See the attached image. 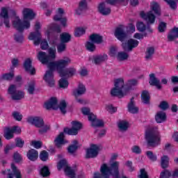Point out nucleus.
I'll use <instances>...</instances> for the list:
<instances>
[{
    "mask_svg": "<svg viewBox=\"0 0 178 178\" xmlns=\"http://www.w3.org/2000/svg\"><path fill=\"white\" fill-rule=\"evenodd\" d=\"M72 63V59L70 57L64 56L62 58L51 63L49 65V68L56 72L60 74V77H73L76 74V68L67 67Z\"/></svg>",
    "mask_w": 178,
    "mask_h": 178,
    "instance_id": "1",
    "label": "nucleus"
},
{
    "mask_svg": "<svg viewBox=\"0 0 178 178\" xmlns=\"http://www.w3.org/2000/svg\"><path fill=\"white\" fill-rule=\"evenodd\" d=\"M22 16L23 22L16 15L13 17V26L18 31H24L30 27V22L35 17V13L30 8H24L22 10Z\"/></svg>",
    "mask_w": 178,
    "mask_h": 178,
    "instance_id": "2",
    "label": "nucleus"
},
{
    "mask_svg": "<svg viewBox=\"0 0 178 178\" xmlns=\"http://www.w3.org/2000/svg\"><path fill=\"white\" fill-rule=\"evenodd\" d=\"M119 161H114L109 165L103 163L100 167V173L95 172L94 178H120L119 173Z\"/></svg>",
    "mask_w": 178,
    "mask_h": 178,
    "instance_id": "3",
    "label": "nucleus"
},
{
    "mask_svg": "<svg viewBox=\"0 0 178 178\" xmlns=\"http://www.w3.org/2000/svg\"><path fill=\"white\" fill-rule=\"evenodd\" d=\"M150 9L151 10L147 13L141 12L140 13V17L145 20L147 24H154L155 23V15H158L159 16L161 15V8H159V4L158 3L153 1L150 3ZM154 12V13H152Z\"/></svg>",
    "mask_w": 178,
    "mask_h": 178,
    "instance_id": "4",
    "label": "nucleus"
},
{
    "mask_svg": "<svg viewBox=\"0 0 178 178\" xmlns=\"http://www.w3.org/2000/svg\"><path fill=\"white\" fill-rule=\"evenodd\" d=\"M111 94L113 97H118V98H123L129 94V89L124 87L123 78L115 79L114 87L111 89Z\"/></svg>",
    "mask_w": 178,
    "mask_h": 178,
    "instance_id": "5",
    "label": "nucleus"
},
{
    "mask_svg": "<svg viewBox=\"0 0 178 178\" xmlns=\"http://www.w3.org/2000/svg\"><path fill=\"white\" fill-rule=\"evenodd\" d=\"M60 31H62L60 26L59 25H56V24H50L47 26L44 35L49 40V45H51L50 48H55L56 49V45L59 43V36H54L50 40L49 36L52 33H60Z\"/></svg>",
    "mask_w": 178,
    "mask_h": 178,
    "instance_id": "6",
    "label": "nucleus"
},
{
    "mask_svg": "<svg viewBox=\"0 0 178 178\" xmlns=\"http://www.w3.org/2000/svg\"><path fill=\"white\" fill-rule=\"evenodd\" d=\"M145 138L149 147H157L159 145L161 137H159V131L158 128H151L145 133Z\"/></svg>",
    "mask_w": 178,
    "mask_h": 178,
    "instance_id": "7",
    "label": "nucleus"
},
{
    "mask_svg": "<svg viewBox=\"0 0 178 178\" xmlns=\"http://www.w3.org/2000/svg\"><path fill=\"white\" fill-rule=\"evenodd\" d=\"M48 54L44 51H39L37 55L38 60L42 63V65H49L52 62L49 63L50 60H55L56 59V49L55 47H49L48 49Z\"/></svg>",
    "mask_w": 178,
    "mask_h": 178,
    "instance_id": "8",
    "label": "nucleus"
},
{
    "mask_svg": "<svg viewBox=\"0 0 178 178\" xmlns=\"http://www.w3.org/2000/svg\"><path fill=\"white\" fill-rule=\"evenodd\" d=\"M83 115L88 116V119L90 122L92 127H104V121L97 119V116L90 112V108L83 107L81 109Z\"/></svg>",
    "mask_w": 178,
    "mask_h": 178,
    "instance_id": "9",
    "label": "nucleus"
},
{
    "mask_svg": "<svg viewBox=\"0 0 178 178\" xmlns=\"http://www.w3.org/2000/svg\"><path fill=\"white\" fill-rule=\"evenodd\" d=\"M27 122L31 124H33L35 127H39L40 129L39 130L40 133H45L51 128L49 125L44 124V120L41 117H29Z\"/></svg>",
    "mask_w": 178,
    "mask_h": 178,
    "instance_id": "10",
    "label": "nucleus"
},
{
    "mask_svg": "<svg viewBox=\"0 0 178 178\" xmlns=\"http://www.w3.org/2000/svg\"><path fill=\"white\" fill-rule=\"evenodd\" d=\"M62 168H65V173L67 177L77 178V177H76L77 176V173H76L77 170H76V168L69 167L67 165V161L65 159H63L62 160H60L58 164V170H60V169H62ZM78 178H82V177H78Z\"/></svg>",
    "mask_w": 178,
    "mask_h": 178,
    "instance_id": "11",
    "label": "nucleus"
},
{
    "mask_svg": "<svg viewBox=\"0 0 178 178\" xmlns=\"http://www.w3.org/2000/svg\"><path fill=\"white\" fill-rule=\"evenodd\" d=\"M17 88L16 85H10L8 89V94L14 101H20L24 98L25 93L22 90H17Z\"/></svg>",
    "mask_w": 178,
    "mask_h": 178,
    "instance_id": "12",
    "label": "nucleus"
},
{
    "mask_svg": "<svg viewBox=\"0 0 178 178\" xmlns=\"http://www.w3.org/2000/svg\"><path fill=\"white\" fill-rule=\"evenodd\" d=\"M40 29H41V24L40 22H36L35 24V32H32L29 34V40L33 41L34 45H40L41 42V33L40 32Z\"/></svg>",
    "mask_w": 178,
    "mask_h": 178,
    "instance_id": "13",
    "label": "nucleus"
},
{
    "mask_svg": "<svg viewBox=\"0 0 178 178\" xmlns=\"http://www.w3.org/2000/svg\"><path fill=\"white\" fill-rule=\"evenodd\" d=\"M49 65H51V63L48 64L49 66ZM49 66H47L49 70L46 71L43 77V80L45 81L46 84L49 87H54V86H55V79H54V70L56 71V70H52L49 68Z\"/></svg>",
    "mask_w": 178,
    "mask_h": 178,
    "instance_id": "14",
    "label": "nucleus"
},
{
    "mask_svg": "<svg viewBox=\"0 0 178 178\" xmlns=\"http://www.w3.org/2000/svg\"><path fill=\"white\" fill-rule=\"evenodd\" d=\"M100 149H102V147L99 145H92L90 147L86 149V158H97Z\"/></svg>",
    "mask_w": 178,
    "mask_h": 178,
    "instance_id": "15",
    "label": "nucleus"
},
{
    "mask_svg": "<svg viewBox=\"0 0 178 178\" xmlns=\"http://www.w3.org/2000/svg\"><path fill=\"white\" fill-rule=\"evenodd\" d=\"M140 42L136 39H129L122 44V49L127 52H131L134 48L138 47Z\"/></svg>",
    "mask_w": 178,
    "mask_h": 178,
    "instance_id": "16",
    "label": "nucleus"
},
{
    "mask_svg": "<svg viewBox=\"0 0 178 178\" xmlns=\"http://www.w3.org/2000/svg\"><path fill=\"white\" fill-rule=\"evenodd\" d=\"M11 169L13 174H12L10 170H5L2 172L3 175L6 176V178H13V176H15V178H22V172L14 164L11 165Z\"/></svg>",
    "mask_w": 178,
    "mask_h": 178,
    "instance_id": "17",
    "label": "nucleus"
},
{
    "mask_svg": "<svg viewBox=\"0 0 178 178\" xmlns=\"http://www.w3.org/2000/svg\"><path fill=\"white\" fill-rule=\"evenodd\" d=\"M72 124V127L64 129V132L70 136H76L79 133V130L81 129V123L78 121H73Z\"/></svg>",
    "mask_w": 178,
    "mask_h": 178,
    "instance_id": "18",
    "label": "nucleus"
},
{
    "mask_svg": "<svg viewBox=\"0 0 178 178\" xmlns=\"http://www.w3.org/2000/svg\"><path fill=\"white\" fill-rule=\"evenodd\" d=\"M9 8H1L0 17L3 19V23L7 29L10 28V22L9 21Z\"/></svg>",
    "mask_w": 178,
    "mask_h": 178,
    "instance_id": "19",
    "label": "nucleus"
},
{
    "mask_svg": "<svg viewBox=\"0 0 178 178\" xmlns=\"http://www.w3.org/2000/svg\"><path fill=\"white\" fill-rule=\"evenodd\" d=\"M98 12L103 15V16H108V15H111V8L108 6V4L105 2L99 3L97 7Z\"/></svg>",
    "mask_w": 178,
    "mask_h": 178,
    "instance_id": "20",
    "label": "nucleus"
},
{
    "mask_svg": "<svg viewBox=\"0 0 178 178\" xmlns=\"http://www.w3.org/2000/svg\"><path fill=\"white\" fill-rule=\"evenodd\" d=\"M44 108L46 109H54V111L59 109L58 106V99H56V97H51L49 101L44 103Z\"/></svg>",
    "mask_w": 178,
    "mask_h": 178,
    "instance_id": "21",
    "label": "nucleus"
},
{
    "mask_svg": "<svg viewBox=\"0 0 178 178\" xmlns=\"http://www.w3.org/2000/svg\"><path fill=\"white\" fill-rule=\"evenodd\" d=\"M54 144L57 148H62L65 144H67V140L65 139V134L63 132L60 133L58 136L54 140Z\"/></svg>",
    "mask_w": 178,
    "mask_h": 178,
    "instance_id": "22",
    "label": "nucleus"
},
{
    "mask_svg": "<svg viewBox=\"0 0 178 178\" xmlns=\"http://www.w3.org/2000/svg\"><path fill=\"white\" fill-rule=\"evenodd\" d=\"M115 37H116L119 41H123L127 38V33L124 31V29L122 27H118L114 33Z\"/></svg>",
    "mask_w": 178,
    "mask_h": 178,
    "instance_id": "23",
    "label": "nucleus"
},
{
    "mask_svg": "<svg viewBox=\"0 0 178 178\" xmlns=\"http://www.w3.org/2000/svg\"><path fill=\"white\" fill-rule=\"evenodd\" d=\"M83 94H86V86L82 83H79L77 88L73 90L72 95L75 98H79V97H81Z\"/></svg>",
    "mask_w": 178,
    "mask_h": 178,
    "instance_id": "24",
    "label": "nucleus"
},
{
    "mask_svg": "<svg viewBox=\"0 0 178 178\" xmlns=\"http://www.w3.org/2000/svg\"><path fill=\"white\" fill-rule=\"evenodd\" d=\"M136 29L138 31H140V33H144V31H147V33H152V29L150 28L149 26H147L144 22H138L136 24Z\"/></svg>",
    "mask_w": 178,
    "mask_h": 178,
    "instance_id": "25",
    "label": "nucleus"
},
{
    "mask_svg": "<svg viewBox=\"0 0 178 178\" xmlns=\"http://www.w3.org/2000/svg\"><path fill=\"white\" fill-rule=\"evenodd\" d=\"M150 86H155L158 90H161L162 88V86L161 85V81L158 79V78L155 77V74H149V81Z\"/></svg>",
    "mask_w": 178,
    "mask_h": 178,
    "instance_id": "26",
    "label": "nucleus"
},
{
    "mask_svg": "<svg viewBox=\"0 0 178 178\" xmlns=\"http://www.w3.org/2000/svg\"><path fill=\"white\" fill-rule=\"evenodd\" d=\"M24 67L30 74H35V68L31 65V59L27 58L24 63Z\"/></svg>",
    "mask_w": 178,
    "mask_h": 178,
    "instance_id": "27",
    "label": "nucleus"
},
{
    "mask_svg": "<svg viewBox=\"0 0 178 178\" xmlns=\"http://www.w3.org/2000/svg\"><path fill=\"white\" fill-rule=\"evenodd\" d=\"M105 60H108V55L101 54L94 56L92 62L95 63V65H99V63H102V62H105Z\"/></svg>",
    "mask_w": 178,
    "mask_h": 178,
    "instance_id": "28",
    "label": "nucleus"
},
{
    "mask_svg": "<svg viewBox=\"0 0 178 178\" xmlns=\"http://www.w3.org/2000/svg\"><path fill=\"white\" fill-rule=\"evenodd\" d=\"M138 107L134 104V99H131V102L128 104V111L129 113L136 114L138 112Z\"/></svg>",
    "mask_w": 178,
    "mask_h": 178,
    "instance_id": "29",
    "label": "nucleus"
},
{
    "mask_svg": "<svg viewBox=\"0 0 178 178\" xmlns=\"http://www.w3.org/2000/svg\"><path fill=\"white\" fill-rule=\"evenodd\" d=\"M88 5H87V1L82 0L79 2V6L78 9L76 10V15H81V13L83 10H87Z\"/></svg>",
    "mask_w": 178,
    "mask_h": 178,
    "instance_id": "30",
    "label": "nucleus"
},
{
    "mask_svg": "<svg viewBox=\"0 0 178 178\" xmlns=\"http://www.w3.org/2000/svg\"><path fill=\"white\" fill-rule=\"evenodd\" d=\"M27 158L29 161H37L38 158V152L34 149L29 150L27 154Z\"/></svg>",
    "mask_w": 178,
    "mask_h": 178,
    "instance_id": "31",
    "label": "nucleus"
},
{
    "mask_svg": "<svg viewBox=\"0 0 178 178\" xmlns=\"http://www.w3.org/2000/svg\"><path fill=\"white\" fill-rule=\"evenodd\" d=\"M90 41H91L94 44H102V36L96 33L92 34L90 36Z\"/></svg>",
    "mask_w": 178,
    "mask_h": 178,
    "instance_id": "32",
    "label": "nucleus"
},
{
    "mask_svg": "<svg viewBox=\"0 0 178 178\" xmlns=\"http://www.w3.org/2000/svg\"><path fill=\"white\" fill-rule=\"evenodd\" d=\"M155 120L157 123H162L166 120V114L164 112L159 111L156 113Z\"/></svg>",
    "mask_w": 178,
    "mask_h": 178,
    "instance_id": "33",
    "label": "nucleus"
},
{
    "mask_svg": "<svg viewBox=\"0 0 178 178\" xmlns=\"http://www.w3.org/2000/svg\"><path fill=\"white\" fill-rule=\"evenodd\" d=\"M169 161H170L169 156L163 155V156H161V165L163 169H166V168H169Z\"/></svg>",
    "mask_w": 178,
    "mask_h": 178,
    "instance_id": "34",
    "label": "nucleus"
},
{
    "mask_svg": "<svg viewBox=\"0 0 178 178\" xmlns=\"http://www.w3.org/2000/svg\"><path fill=\"white\" fill-rule=\"evenodd\" d=\"M154 54H155V49L152 47H147L145 52V59L147 60L152 59Z\"/></svg>",
    "mask_w": 178,
    "mask_h": 178,
    "instance_id": "35",
    "label": "nucleus"
},
{
    "mask_svg": "<svg viewBox=\"0 0 178 178\" xmlns=\"http://www.w3.org/2000/svg\"><path fill=\"white\" fill-rule=\"evenodd\" d=\"M72 38V35H70L69 33L65 32L60 35V40L61 42H63L64 44H66L70 41Z\"/></svg>",
    "mask_w": 178,
    "mask_h": 178,
    "instance_id": "36",
    "label": "nucleus"
},
{
    "mask_svg": "<svg viewBox=\"0 0 178 178\" xmlns=\"http://www.w3.org/2000/svg\"><path fill=\"white\" fill-rule=\"evenodd\" d=\"M129 58V54L124 51H119L117 54L116 59L117 60H126Z\"/></svg>",
    "mask_w": 178,
    "mask_h": 178,
    "instance_id": "37",
    "label": "nucleus"
},
{
    "mask_svg": "<svg viewBox=\"0 0 178 178\" xmlns=\"http://www.w3.org/2000/svg\"><path fill=\"white\" fill-rule=\"evenodd\" d=\"M141 98L144 104H149L150 97H149V92H148V91L147 90L143 91L141 94Z\"/></svg>",
    "mask_w": 178,
    "mask_h": 178,
    "instance_id": "38",
    "label": "nucleus"
},
{
    "mask_svg": "<svg viewBox=\"0 0 178 178\" xmlns=\"http://www.w3.org/2000/svg\"><path fill=\"white\" fill-rule=\"evenodd\" d=\"M13 134L12 128L7 127L4 130V137L6 140H10L13 137Z\"/></svg>",
    "mask_w": 178,
    "mask_h": 178,
    "instance_id": "39",
    "label": "nucleus"
},
{
    "mask_svg": "<svg viewBox=\"0 0 178 178\" xmlns=\"http://www.w3.org/2000/svg\"><path fill=\"white\" fill-rule=\"evenodd\" d=\"M118 128L120 131H126L129 129V122L120 121L118 122Z\"/></svg>",
    "mask_w": 178,
    "mask_h": 178,
    "instance_id": "40",
    "label": "nucleus"
},
{
    "mask_svg": "<svg viewBox=\"0 0 178 178\" xmlns=\"http://www.w3.org/2000/svg\"><path fill=\"white\" fill-rule=\"evenodd\" d=\"M106 2L109 5H117V3L127 5V3H129V0H106Z\"/></svg>",
    "mask_w": 178,
    "mask_h": 178,
    "instance_id": "41",
    "label": "nucleus"
},
{
    "mask_svg": "<svg viewBox=\"0 0 178 178\" xmlns=\"http://www.w3.org/2000/svg\"><path fill=\"white\" fill-rule=\"evenodd\" d=\"M26 90L29 94H31V95L34 94V91H35V82L31 81L29 83H28Z\"/></svg>",
    "mask_w": 178,
    "mask_h": 178,
    "instance_id": "42",
    "label": "nucleus"
},
{
    "mask_svg": "<svg viewBox=\"0 0 178 178\" xmlns=\"http://www.w3.org/2000/svg\"><path fill=\"white\" fill-rule=\"evenodd\" d=\"M58 109H60L61 113H66L67 112V104H66V102L65 100H62L59 105H58Z\"/></svg>",
    "mask_w": 178,
    "mask_h": 178,
    "instance_id": "43",
    "label": "nucleus"
},
{
    "mask_svg": "<svg viewBox=\"0 0 178 178\" xmlns=\"http://www.w3.org/2000/svg\"><path fill=\"white\" fill-rule=\"evenodd\" d=\"M86 33V28L84 27H78L75 29L74 35L75 37H81L83 34Z\"/></svg>",
    "mask_w": 178,
    "mask_h": 178,
    "instance_id": "44",
    "label": "nucleus"
},
{
    "mask_svg": "<svg viewBox=\"0 0 178 178\" xmlns=\"http://www.w3.org/2000/svg\"><path fill=\"white\" fill-rule=\"evenodd\" d=\"M77 144H78V142L77 140H74L72 142V145H71L69 147H68V152L70 154H74V152H76V151L77 150Z\"/></svg>",
    "mask_w": 178,
    "mask_h": 178,
    "instance_id": "45",
    "label": "nucleus"
},
{
    "mask_svg": "<svg viewBox=\"0 0 178 178\" xmlns=\"http://www.w3.org/2000/svg\"><path fill=\"white\" fill-rule=\"evenodd\" d=\"M64 15H65V10H63V8H58L56 11V14L54 16V20H60L61 17H63Z\"/></svg>",
    "mask_w": 178,
    "mask_h": 178,
    "instance_id": "46",
    "label": "nucleus"
},
{
    "mask_svg": "<svg viewBox=\"0 0 178 178\" xmlns=\"http://www.w3.org/2000/svg\"><path fill=\"white\" fill-rule=\"evenodd\" d=\"M60 88H67L69 87V81L66 79L62 78L58 81Z\"/></svg>",
    "mask_w": 178,
    "mask_h": 178,
    "instance_id": "47",
    "label": "nucleus"
},
{
    "mask_svg": "<svg viewBox=\"0 0 178 178\" xmlns=\"http://www.w3.org/2000/svg\"><path fill=\"white\" fill-rule=\"evenodd\" d=\"M40 173L43 177H47L50 175L49 169L47 166H44L40 169Z\"/></svg>",
    "mask_w": 178,
    "mask_h": 178,
    "instance_id": "48",
    "label": "nucleus"
},
{
    "mask_svg": "<svg viewBox=\"0 0 178 178\" xmlns=\"http://www.w3.org/2000/svg\"><path fill=\"white\" fill-rule=\"evenodd\" d=\"M86 47L88 51H90V52H94V51H95V44L92 41L87 42Z\"/></svg>",
    "mask_w": 178,
    "mask_h": 178,
    "instance_id": "49",
    "label": "nucleus"
},
{
    "mask_svg": "<svg viewBox=\"0 0 178 178\" xmlns=\"http://www.w3.org/2000/svg\"><path fill=\"white\" fill-rule=\"evenodd\" d=\"M108 55L111 58H116L118 56V47H111L109 49Z\"/></svg>",
    "mask_w": 178,
    "mask_h": 178,
    "instance_id": "50",
    "label": "nucleus"
},
{
    "mask_svg": "<svg viewBox=\"0 0 178 178\" xmlns=\"http://www.w3.org/2000/svg\"><path fill=\"white\" fill-rule=\"evenodd\" d=\"M65 51H66V43L61 42V43L57 45V52L58 54H62L63 52H65Z\"/></svg>",
    "mask_w": 178,
    "mask_h": 178,
    "instance_id": "51",
    "label": "nucleus"
},
{
    "mask_svg": "<svg viewBox=\"0 0 178 178\" xmlns=\"http://www.w3.org/2000/svg\"><path fill=\"white\" fill-rule=\"evenodd\" d=\"M105 109L107 112H109V113H115V112L118 111V108L113 107L112 104H106Z\"/></svg>",
    "mask_w": 178,
    "mask_h": 178,
    "instance_id": "52",
    "label": "nucleus"
},
{
    "mask_svg": "<svg viewBox=\"0 0 178 178\" xmlns=\"http://www.w3.org/2000/svg\"><path fill=\"white\" fill-rule=\"evenodd\" d=\"M146 155L147 158L150 159V161H152V162H155L158 159V157H156V156L154 154V153L151 151L146 152Z\"/></svg>",
    "mask_w": 178,
    "mask_h": 178,
    "instance_id": "53",
    "label": "nucleus"
},
{
    "mask_svg": "<svg viewBox=\"0 0 178 178\" xmlns=\"http://www.w3.org/2000/svg\"><path fill=\"white\" fill-rule=\"evenodd\" d=\"M15 77V73L14 72H10L8 74H4L2 75L1 78L3 80H8L10 81L12 79Z\"/></svg>",
    "mask_w": 178,
    "mask_h": 178,
    "instance_id": "54",
    "label": "nucleus"
},
{
    "mask_svg": "<svg viewBox=\"0 0 178 178\" xmlns=\"http://www.w3.org/2000/svg\"><path fill=\"white\" fill-rule=\"evenodd\" d=\"M14 40L16 42H23V41H24V37L22 33H16Z\"/></svg>",
    "mask_w": 178,
    "mask_h": 178,
    "instance_id": "55",
    "label": "nucleus"
},
{
    "mask_svg": "<svg viewBox=\"0 0 178 178\" xmlns=\"http://www.w3.org/2000/svg\"><path fill=\"white\" fill-rule=\"evenodd\" d=\"M40 48L43 49V51H47V49H49V44L47 40H43L40 42Z\"/></svg>",
    "mask_w": 178,
    "mask_h": 178,
    "instance_id": "56",
    "label": "nucleus"
},
{
    "mask_svg": "<svg viewBox=\"0 0 178 178\" xmlns=\"http://www.w3.org/2000/svg\"><path fill=\"white\" fill-rule=\"evenodd\" d=\"M49 156V154H48V152H47L46 151H42L40 154V159H41V161H42L43 162L47 161V160L48 159Z\"/></svg>",
    "mask_w": 178,
    "mask_h": 178,
    "instance_id": "57",
    "label": "nucleus"
},
{
    "mask_svg": "<svg viewBox=\"0 0 178 178\" xmlns=\"http://www.w3.org/2000/svg\"><path fill=\"white\" fill-rule=\"evenodd\" d=\"M13 117L14 118V119H15V120H17L18 122H20V120L23 119V115H22V113L17 111H14L13 113Z\"/></svg>",
    "mask_w": 178,
    "mask_h": 178,
    "instance_id": "58",
    "label": "nucleus"
},
{
    "mask_svg": "<svg viewBox=\"0 0 178 178\" xmlns=\"http://www.w3.org/2000/svg\"><path fill=\"white\" fill-rule=\"evenodd\" d=\"M31 145L32 147H34V148H36L37 149H40L41 145H42V143L41 141L39 140H32L31 141Z\"/></svg>",
    "mask_w": 178,
    "mask_h": 178,
    "instance_id": "59",
    "label": "nucleus"
},
{
    "mask_svg": "<svg viewBox=\"0 0 178 178\" xmlns=\"http://www.w3.org/2000/svg\"><path fill=\"white\" fill-rule=\"evenodd\" d=\"M167 2L171 9L175 10L177 8V4L173 0H164Z\"/></svg>",
    "mask_w": 178,
    "mask_h": 178,
    "instance_id": "60",
    "label": "nucleus"
},
{
    "mask_svg": "<svg viewBox=\"0 0 178 178\" xmlns=\"http://www.w3.org/2000/svg\"><path fill=\"white\" fill-rule=\"evenodd\" d=\"M145 37H147V33H136L134 35V38L136 40H143Z\"/></svg>",
    "mask_w": 178,
    "mask_h": 178,
    "instance_id": "61",
    "label": "nucleus"
},
{
    "mask_svg": "<svg viewBox=\"0 0 178 178\" xmlns=\"http://www.w3.org/2000/svg\"><path fill=\"white\" fill-rule=\"evenodd\" d=\"M170 172L168 170H165L161 172L160 178H169L170 177Z\"/></svg>",
    "mask_w": 178,
    "mask_h": 178,
    "instance_id": "62",
    "label": "nucleus"
},
{
    "mask_svg": "<svg viewBox=\"0 0 178 178\" xmlns=\"http://www.w3.org/2000/svg\"><path fill=\"white\" fill-rule=\"evenodd\" d=\"M125 165L128 168L129 172H134V170H135V168L133 166V162L127 161L125 163Z\"/></svg>",
    "mask_w": 178,
    "mask_h": 178,
    "instance_id": "63",
    "label": "nucleus"
},
{
    "mask_svg": "<svg viewBox=\"0 0 178 178\" xmlns=\"http://www.w3.org/2000/svg\"><path fill=\"white\" fill-rule=\"evenodd\" d=\"M138 178H148V174L145 171V169H140V174L138 175Z\"/></svg>",
    "mask_w": 178,
    "mask_h": 178,
    "instance_id": "64",
    "label": "nucleus"
}]
</instances>
